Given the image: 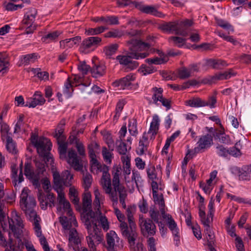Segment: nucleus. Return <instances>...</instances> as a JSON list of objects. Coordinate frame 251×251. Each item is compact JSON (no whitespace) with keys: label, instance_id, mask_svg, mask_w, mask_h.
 <instances>
[{"label":"nucleus","instance_id":"nucleus-6","mask_svg":"<svg viewBox=\"0 0 251 251\" xmlns=\"http://www.w3.org/2000/svg\"><path fill=\"white\" fill-rule=\"evenodd\" d=\"M8 223L10 230L17 239V243H18L20 240L22 241L21 236L23 233L24 225L22 218L17 211H13L11 212V218L9 219Z\"/></svg>","mask_w":251,"mask_h":251},{"label":"nucleus","instance_id":"nucleus-20","mask_svg":"<svg viewBox=\"0 0 251 251\" xmlns=\"http://www.w3.org/2000/svg\"><path fill=\"white\" fill-rule=\"evenodd\" d=\"M67 162L75 170L77 171L82 170L83 165L81 163V161L78 157L74 150L71 149L69 151Z\"/></svg>","mask_w":251,"mask_h":251},{"label":"nucleus","instance_id":"nucleus-37","mask_svg":"<svg viewBox=\"0 0 251 251\" xmlns=\"http://www.w3.org/2000/svg\"><path fill=\"white\" fill-rule=\"evenodd\" d=\"M113 149L111 151L108 150L106 147H103L101 150V154L104 161L108 164H111L112 159L114 157V154L112 153Z\"/></svg>","mask_w":251,"mask_h":251},{"label":"nucleus","instance_id":"nucleus-19","mask_svg":"<svg viewBox=\"0 0 251 251\" xmlns=\"http://www.w3.org/2000/svg\"><path fill=\"white\" fill-rule=\"evenodd\" d=\"M38 200L40 201L41 208L42 209H46L48 205L50 207L55 206V197L52 193H49L45 195L42 192H39Z\"/></svg>","mask_w":251,"mask_h":251},{"label":"nucleus","instance_id":"nucleus-16","mask_svg":"<svg viewBox=\"0 0 251 251\" xmlns=\"http://www.w3.org/2000/svg\"><path fill=\"white\" fill-rule=\"evenodd\" d=\"M136 78V75L130 73L124 77L116 80L113 82L112 85L120 90H129L133 87V82Z\"/></svg>","mask_w":251,"mask_h":251},{"label":"nucleus","instance_id":"nucleus-36","mask_svg":"<svg viewBox=\"0 0 251 251\" xmlns=\"http://www.w3.org/2000/svg\"><path fill=\"white\" fill-rule=\"evenodd\" d=\"M9 64V58L8 54L5 52L0 53V73L2 74L6 72V69L8 67Z\"/></svg>","mask_w":251,"mask_h":251},{"label":"nucleus","instance_id":"nucleus-21","mask_svg":"<svg viewBox=\"0 0 251 251\" xmlns=\"http://www.w3.org/2000/svg\"><path fill=\"white\" fill-rule=\"evenodd\" d=\"M106 66L103 62H93V65L90 70L93 77L95 78L103 76L106 73Z\"/></svg>","mask_w":251,"mask_h":251},{"label":"nucleus","instance_id":"nucleus-59","mask_svg":"<svg viewBox=\"0 0 251 251\" xmlns=\"http://www.w3.org/2000/svg\"><path fill=\"white\" fill-rule=\"evenodd\" d=\"M116 144H117V151L120 154L122 155H125L127 151L126 145L125 143L123 142L122 140H117L116 141Z\"/></svg>","mask_w":251,"mask_h":251},{"label":"nucleus","instance_id":"nucleus-53","mask_svg":"<svg viewBox=\"0 0 251 251\" xmlns=\"http://www.w3.org/2000/svg\"><path fill=\"white\" fill-rule=\"evenodd\" d=\"M42 160L35 161V166L37 168L38 174H43V173L46 171V164L47 165H51L53 163L50 164L49 163H47V162L45 161L43 158H42Z\"/></svg>","mask_w":251,"mask_h":251},{"label":"nucleus","instance_id":"nucleus-18","mask_svg":"<svg viewBox=\"0 0 251 251\" xmlns=\"http://www.w3.org/2000/svg\"><path fill=\"white\" fill-rule=\"evenodd\" d=\"M180 28L178 22L165 23L160 25V28L164 32L169 33L175 32L176 34L186 36V31Z\"/></svg>","mask_w":251,"mask_h":251},{"label":"nucleus","instance_id":"nucleus-52","mask_svg":"<svg viewBox=\"0 0 251 251\" xmlns=\"http://www.w3.org/2000/svg\"><path fill=\"white\" fill-rule=\"evenodd\" d=\"M169 41L172 42L174 45L180 48L184 45L186 39L180 37L172 36L169 38Z\"/></svg>","mask_w":251,"mask_h":251},{"label":"nucleus","instance_id":"nucleus-54","mask_svg":"<svg viewBox=\"0 0 251 251\" xmlns=\"http://www.w3.org/2000/svg\"><path fill=\"white\" fill-rule=\"evenodd\" d=\"M128 131L132 136H136L138 134L136 120L132 119L129 121Z\"/></svg>","mask_w":251,"mask_h":251},{"label":"nucleus","instance_id":"nucleus-22","mask_svg":"<svg viewBox=\"0 0 251 251\" xmlns=\"http://www.w3.org/2000/svg\"><path fill=\"white\" fill-rule=\"evenodd\" d=\"M69 244L70 248H72L74 251L78 250L80 244V240L78 236V233L75 228L71 229L69 231Z\"/></svg>","mask_w":251,"mask_h":251},{"label":"nucleus","instance_id":"nucleus-33","mask_svg":"<svg viewBox=\"0 0 251 251\" xmlns=\"http://www.w3.org/2000/svg\"><path fill=\"white\" fill-rule=\"evenodd\" d=\"M153 201L155 204L159 205V209L161 214H164L165 212V201L162 194H159L158 193L152 194Z\"/></svg>","mask_w":251,"mask_h":251},{"label":"nucleus","instance_id":"nucleus-31","mask_svg":"<svg viewBox=\"0 0 251 251\" xmlns=\"http://www.w3.org/2000/svg\"><path fill=\"white\" fill-rule=\"evenodd\" d=\"M160 120L157 115H155L153 117L152 122L151 123L150 129L148 131V133H151V137L154 138V136L157 134L159 129Z\"/></svg>","mask_w":251,"mask_h":251},{"label":"nucleus","instance_id":"nucleus-49","mask_svg":"<svg viewBox=\"0 0 251 251\" xmlns=\"http://www.w3.org/2000/svg\"><path fill=\"white\" fill-rule=\"evenodd\" d=\"M178 76L182 79L188 78L191 76V71L188 68L181 67L178 70Z\"/></svg>","mask_w":251,"mask_h":251},{"label":"nucleus","instance_id":"nucleus-2","mask_svg":"<svg viewBox=\"0 0 251 251\" xmlns=\"http://www.w3.org/2000/svg\"><path fill=\"white\" fill-rule=\"evenodd\" d=\"M126 46L130 51L128 55H119L116 59L119 63L130 70L139 66V63L132 59H141L148 56L151 52L150 44L144 42L137 38H132L126 42Z\"/></svg>","mask_w":251,"mask_h":251},{"label":"nucleus","instance_id":"nucleus-40","mask_svg":"<svg viewBox=\"0 0 251 251\" xmlns=\"http://www.w3.org/2000/svg\"><path fill=\"white\" fill-rule=\"evenodd\" d=\"M151 92L153 93L152 99L153 103L158 104V100L163 97V89L161 87H154L151 89Z\"/></svg>","mask_w":251,"mask_h":251},{"label":"nucleus","instance_id":"nucleus-23","mask_svg":"<svg viewBox=\"0 0 251 251\" xmlns=\"http://www.w3.org/2000/svg\"><path fill=\"white\" fill-rule=\"evenodd\" d=\"M135 7L144 13L151 14L158 17H164V15L161 12L158 11L153 6L145 5L141 3L136 2Z\"/></svg>","mask_w":251,"mask_h":251},{"label":"nucleus","instance_id":"nucleus-35","mask_svg":"<svg viewBox=\"0 0 251 251\" xmlns=\"http://www.w3.org/2000/svg\"><path fill=\"white\" fill-rule=\"evenodd\" d=\"M233 170L238 174L240 180H250L251 176L244 166L241 168L236 167L233 168Z\"/></svg>","mask_w":251,"mask_h":251},{"label":"nucleus","instance_id":"nucleus-1","mask_svg":"<svg viewBox=\"0 0 251 251\" xmlns=\"http://www.w3.org/2000/svg\"><path fill=\"white\" fill-rule=\"evenodd\" d=\"M52 176L54 182L53 188L58 194L57 212L62 215L66 213L68 216V217L64 215L60 216L59 221L64 230L70 231L73 228L72 225L77 226V223L75 218L73 216L70 202L65 198L63 187L64 185L66 186L71 185V181L73 176L68 170L63 172L61 175L59 172L54 171L53 172Z\"/></svg>","mask_w":251,"mask_h":251},{"label":"nucleus","instance_id":"nucleus-48","mask_svg":"<svg viewBox=\"0 0 251 251\" xmlns=\"http://www.w3.org/2000/svg\"><path fill=\"white\" fill-rule=\"evenodd\" d=\"M131 181L135 183L137 188L143 185V180L140 173L137 171H132Z\"/></svg>","mask_w":251,"mask_h":251},{"label":"nucleus","instance_id":"nucleus-56","mask_svg":"<svg viewBox=\"0 0 251 251\" xmlns=\"http://www.w3.org/2000/svg\"><path fill=\"white\" fill-rule=\"evenodd\" d=\"M216 153L219 156L223 157H226L228 154V149L225 148L221 145H218L216 148Z\"/></svg>","mask_w":251,"mask_h":251},{"label":"nucleus","instance_id":"nucleus-38","mask_svg":"<svg viewBox=\"0 0 251 251\" xmlns=\"http://www.w3.org/2000/svg\"><path fill=\"white\" fill-rule=\"evenodd\" d=\"M72 83L71 78L70 77L67 78L65 82L63 92L67 98H69L72 96V93L73 92V87L74 86Z\"/></svg>","mask_w":251,"mask_h":251},{"label":"nucleus","instance_id":"nucleus-25","mask_svg":"<svg viewBox=\"0 0 251 251\" xmlns=\"http://www.w3.org/2000/svg\"><path fill=\"white\" fill-rule=\"evenodd\" d=\"M37 10L35 8H30L25 14L22 23L25 26H32L34 25L37 15Z\"/></svg>","mask_w":251,"mask_h":251},{"label":"nucleus","instance_id":"nucleus-13","mask_svg":"<svg viewBox=\"0 0 251 251\" xmlns=\"http://www.w3.org/2000/svg\"><path fill=\"white\" fill-rule=\"evenodd\" d=\"M161 215L163 218L166 220L168 228L172 232L174 237L175 244L178 246L180 244V234L176 223L170 214L165 213L164 214Z\"/></svg>","mask_w":251,"mask_h":251},{"label":"nucleus","instance_id":"nucleus-32","mask_svg":"<svg viewBox=\"0 0 251 251\" xmlns=\"http://www.w3.org/2000/svg\"><path fill=\"white\" fill-rule=\"evenodd\" d=\"M96 217L97 219L96 224L97 226L98 229L99 230L101 234V238H102V234L101 233V229L99 226H100L101 227L103 228L104 230H107L109 228V225L107 221V219L105 216H102L101 214L98 216L96 214Z\"/></svg>","mask_w":251,"mask_h":251},{"label":"nucleus","instance_id":"nucleus-5","mask_svg":"<svg viewBox=\"0 0 251 251\" xmlns=\"http://www.w3.org/2000/svg\"><path fill=\"white\" fill-rule=\"evenodd\" d=\"M139 223L142 233L144 237H148L147 244L149 251H156L155 247V240L152 237L156 232V227L155 224L151 219L140 217Z\"/></svg>","mask_w":251,"mask_h":251},{"label":"nucleus","instance_id":"nucleus-47","mask_svg":"<svg viewBox=\"0 0 251 251\" xmlns=\"http://www.w3.org/2000/svg\"><path fill=\"white\" fill-rule=\"evenodd\" d=\"M60 33L58 31H54L49 33L42 38V41L47 43H50L56 39L60 35Z\"/></svg>","mask_w":251,"mask_h":251},{"label":"nucleus","instance_id":"nucleus-42","mask_svg":"<svg viewBox=\"0 0 251 251\" xmlns=\"http://www.w3.org/2000/svg\"><path fill=\"white\" fill-rule=\"evenodd\" d=\"M236 74L232 70L230 69L227 71L224 72L216 74L214 76V78L217 80H225L230 78L231 77L235 76Z\"/></svg>","mask_w":251,"mask_h":251},{"label":"nucleus","instance_id":"nucleus-9","mask_svg":"<svg viewBox=\"0 0 251 251\" xmlns=\"http://www.w3.org/2000/svg\"><path fill=\"white\" fill-rule=\"evenodd\" d=\"M102 39L98 36H91L86 38L82 41L79 50L81 52L87 54L93 51L100 45Z\"/></svg>","mask_w":251,"mask_h":251},{"label":"nucleus","instance_id":"nucleus-51","mask_svg":"<svg viewBox=\"0 0 251 251\" xmlns=\"http://www.w3.org/2000/svg\"><path fill=\"white\" fill-rule=\"evenodd\" d=\"M6 147L7 150L10 153H16V148L15 143L14 142L12 138L10 136H7L6 138Z\"/></svg>","mask_w":251,"mask_h":251},{"label":"nucleus","instance_id":"nucleus-10","mask_svg":"<svg viewBox=\"0 0 251 251\" xmlns=\"http://www.w3.org/2000/svg\"><path fill=\"white\" fill-rule=\"evenodd\" d=\"M120 227L123 236L127 239L130 247L134 246L135 241L137 237V233L135 230L134 225H129V227H128L126 223L122 222L120 224Z\"/></svg>","mask_w":251,"mask_h":251},{"label":"nucleus","instance_id":"nucleus-11","mask_svg":"<svg viewBox=\"0 0 251 251\" xmlns=\"http://www.w3.org/2000/svg\"><path fill=\"white\" fill-rule=\"evenodd\" d=\"M8 241H7L3 236L1 231L0 230V245L3 247H6L8 246L9 248L7 247L5 251H19V250L23 249L25 246L24 240L23 242L19 240V242L17 243L16 241H14L11 237V233L9 232Z\"/></svg>","mask_w":251,"mask_h":251},{"label":"nucleus","instance_id":"nucleus-34","mask_svg":"<svg viewBox=\"0 0 251 251\" xmlns=\"http://www.w3.org/2000/svg\"><path fill=\"white\" fill-rule=\"evenodd\" d=\"M112 184L114 189V191L113 192L116 193L117 195V193L119 194L121 193L122 191V192L126 191L125 188L123 186L120 184L119 176V174L117 173H115L113 176Z\"/></svg>","mask_w":251,"mask_h":251},{"label":"nucleus","instance_id":"nucleus-58","mask_svg":"<svg viewBox=\"0 0 251 251\" xmlns=\"http://www.w3.org/2000/svg\"><path fill=\"white\" fill-rule=\"evenodd\" d=\"M25 175L28 179L32 178L34 175L31 164L28 162L25 164Z\"/></svg>","mask_w":251,"mask_h":251},{"label":"nucleus","instance_id":"nucleus-61","mask_svg":"<svg viewBox=\"0 0 251 251\" xmlns=\"http://www.w3.org/2000/svg\"><path fill=\"white\" fill-rule=\"evenodd\" d=\"M78 70L83 74L86 75L90 70V67L85 61L80 62L77 65Z\"/></svg>","mask_w":251,"mask_h":251},{"label":"nucleus","instance_id":"nucleus-43","mask_svg":"<svg viewBox=\"0 0 251 251\" xmlns=\"http://www.w3.org/2000/svg\"><path fill=\"white\" fill-rule=\"evenodd\" d=\"M57 144L58 145V150L60 158L61 159L65 158L66 157L68 143L65 142V140H62L57 141Z\"/></svg>","mask_w":251,"mask_h":251},{"label":"nucleus","instance_id":"nucleus-63","mask_svg":"<svg viewBox=\"0 0 251 251\" xmlns=\"http://www.w3.org/2000/svg\"><path fill=\"white\" fill-rule=\"evenodd\" d=\"M83 185L85 188H89L92 181V176L89 173H86L83 177Z\"/></svg>","mask_w":251,"mask_h":251},{"label":"nucleus","instance_id":"nucleus-46","mask_svg":"<svg viewBox=\"0 0 251 251\" xmlns=\"http://www.w3.org/2000/svg\"><path fill=\"white\" fill-rule=\"evenodd\" d=\"M124 35L125 33L123 31L118 29H113L105 33L104 36L105 38H120Z\"/></svg>","mask_w":251,"mask_h":251},{"label":"nucleus","instance_id":"nucleus-60","mask_svg":"<svg viewBox=\"0 0 251 251\" xmlns=\"http://www.w3.org/2000/svg\"><path fill=\"white\" fill-rule=\"evenodd\" d=\"M204 232L206 235L207 243L212 241L215 242V235L214 232L210 226L204 227Z\"/></svg>","mask_w":251,"mask_h":251},{"label":"nucleus","instance_id":"nucleus-12","mask_svg":"<svg viewBox=\"0 0 251 251\" xmlns=\"http://www.w3.org/2000/svg\"><path fill=\"white\" fill-rule=\"evenodd\" d=\"M29 192L30 191L27 187H24L22 190L20 196V205L23 211L36 206L35 199L29 194Z\"/></svg>","mask_w":251,"mask_h":251},{"label":"nucleus","instance_id":"nucleus-55","mask_svg":"<svg viewBox=\"0 0 251 251\" xmlns=\"http://www.w3.org/2000/svg\"><path fill=\"white\" fill-rule=\"evenodd\" d=\"M95 200L94 205L96 209L99 210L100 207V201L103 198L102 195L100 194L98 189H95L94 191Z\"/></svg>","mask_w":251,"mask_h":251},{"label":"nucleus","instance_id":"nucleus-14","mask_svg":"<svg viewBox=\"0 0 251 251\" xmlns=\"http://www.w3.org/2000/svg\"><path fill=\"white\" fill-rule=\"evenodd\" d=\"M213 144V137L211 134H206L201 136L193 150L194 153H199L204 152L210 148Z\"/></svg>","mask_w":251,"mask_h":251},{"label":"nucleus","instance_id":"nucleus-50","mask_svg":"<svg viewBox=\"0 0 251 251\" xmlns=\"http://www.w3.org/2000/svg\"><path fill=\"white\" fill-rule=\"evenodd\" d=\"M139 71L142 73L144 75H146L155 72L157 69L153 66L142 65L139 69Z\"/></svg>","mask_w":251,"mask_h":251},{"label":"nucleus","instance_id":"nucleus-8","mask_svg":"<svg viewBox=\"0 0 251 251\" xmlns=\"http://www.w3.org/2000/svg\"><path fill=\"white\" fill-rule=\"evenodd\" d=\"M104 173L101 178V185L105 191V192L109 195L111 200L113 202V205L118 204V198L116 193L112 192L111 187V182L110 175L109 173V169L105 168Z\"/></svg>","mask_w":251,"mask_h":251},{"label":"nucleus","instance_id":"nucleus-26","mask_svg":"<svg viewBox=\"0 0 251 251\" xmlns=\"http://www.w3.org/2000/svg\"><path fill=\"white\" fill-rule=\"evenodd\" d=\"M81 38L79 36L61 40L60 42V47L62 49L68 50L73 48L75 45H78L80 42Z\"/></svg>","mask_w":251,"mask_h":251},{"label":"nucleus","instance_id":"nucleus-41","mask_svg":"<svg viewBox=\"0 0 251 251\" xmlns=\"http://www.w3.org/2000/svg\"><path fill=\"white\" fill-rule=\"evenodd\" d=\"M188 105L192 107H204L205 105H207L204 102V100H202L200 98H194L187 101Z\"/></svg>","mask_w":251,"mask_h":251},{"label":"nucleus","instance_id":"nucleus-3","mask_svg":"<svg viewBox=\"0 0 251 251\" xmlns=\"http://www.w3.org/2000/svg\"><path fill=\"white\" fill-rule=\"evenodd\" d=\"M30 140L32 145L36 149L39 156L43 158L47 163H53L52 156L50 152L52 147L50 140L43 136L38 137L33 133L31 136Z\"/></svg>","mask_w":251,"mask_h":251},{"label":"nucleus","instance_id":"nucleus-7","mask_svg":"<svg viewBox=\"0 0 251 251\" xmlns=\"http://www.w3.org/2000/svg\"><path fill=\"white\" fill-rule=\"evenodd\" d=\"M90 230L87 229L88 235L86 237L88 246L90 248V251H96V246L102 241L101 234L98 228L90 227ZM77 251H88L86 248H81Z\"/></svg>","mask_w":251,"mask_h":251},{"label":"nucleus","instance_id":"nucleus-15","mask_svg":"<svg viewBox=\"0 0 251 251\" xmlns=\"http://www.w3.org/2000/svg\"><path fill=\"white\" fill-rule=\"evenodd\" d=\"M35 207H31L24 210L27 219L31 222L33 226L35 234L37 236H40L41 235V226L40 224L41 221L40 217L37 214L34 210Z\"/></svg>","mask_w":251,"mask_h":251},{"label":"nucleus","instance_id":"nucleus-28","mask_svg":"<svg viewBox=\"0 0 251 251\" xmlns=\"http://www.w3.org/2000/svg\"><path fill=\"white\" fill-rule=\"evenodd\" d=\"M91 171L93 174H98L101 172L104 173V169L106 167L109 169V167L104 164L99 163L97 159L90 160Z\"/></svg>","mask_w":251,"mask_h":251},{"label":"nucleus","instance_id":"nucleus-17","mask_svg":"<svg viewBox=\"0 0 251 251\" xmlns=\"http://www.w3.org/2000/svg\"><path fill=\"white\" fill-rule=\"evenodd\" d=\"M120 238L116 233L110 230L106 234V248L108 251H118L123 248L122 243H120ZM122 242V241H121Z\"/></svg>","mask_w":251,"mask_h":251},{"label":"nucleus","instance_id":"nucleus-45","mask_svg":"<svg viewBox=\"0 0 251 251\" xmlns=\"http://www.w3.org/2000/svg\"><path fill=\"white\" fill-rule=\"evenodd\" d=\"M69 197L75 205H79V199L78 197V192L74 187H70L69 189Z\"/></svg>","mask_w":251,"mask_h":251},{"label":"nucleus","instance_id":"nucleus-30","mask_svg":"<svg viewBox=\"0 0 251 251\" xmlns=\"http://www.w3.org/2000/svg\"><path fill=\"white\" fill-rule=\"evenodd\" d=\"M207 65L216 69H222L228 65L223 60L209 59L207 60Z\"/></svg>","mask_w":251,"mask_h":251},{"label":"nucleus","instance_id":"nucleus-4","mask_svg":"<svg viewBox=\"0 0 251 251\" xmlns=\"http://www.w3.org/2000/svg\"><path fill=\"white\" fill-rule=\"evenodd\" d=\"M92 200L91 194L89 192L84 194L82 199V210L83 213L82 215V220L87 229L90 230V227L97 228V218L96 213L92 210Z\"/></svg>","mask_w":251,"mask_h":251},{"label":"nucleus","instance_id":"nucleus-57","mask_svg":"<svg viewBox=\"0 0 251 251\" xmlns=\"http://www.w3.org/2000/svg\"><path fill=\"white\" fill-rule=\"evenodd\" d=\"M193 24V22L191 20L186 19L183 21L179 23V26L180 29L186 31V36L188 34V28L192 26Z\"/></svg>","mask_w":251,"mask_h":251},{"label":"nucleus","instance_id":"nucleus-64","mask_svg":"<svg viewBox=\"0 0 251 251\" xmlns=\"http://www.w3.org/2000/svg\"><path fill=\"white\" fill-rule=\"evenodd\" d=\"M235 245L237 251H245L244 243L241 237L235 238Z\"/></svg>","mask_w":251,"mask_h":251},{"label":"nucleus","instance_id":"nucleus-39","mask_svg":"<svg viewBox=\"0 0 251 251\" xmlns=\"http://www.w3.org/2000/svg\"><path fill=\"white\" fill-rule=\"evenodd\" d=\"M108 29L104 26H100L96 28H89L85 30V34L87 36H94L103 33Z\"/></svg>","mask_w":251,"mask_h":251},{"label":"nucleus","instance_id":"nucleus-27","mask_svg":"<svg viewBox=\"0 0 251 251\" xmlns=\"http://www.w3.org/2000/svg\"><path fill=\"white\" fill-rule=\"evenodd\" d=\"M37 57L38 54L36 53L22 55L20 56V58L19 66H26L31 63H33L35 62Z\"/></svg>","mask_w":251,"mask_h":251},{"label":"nucleus","instance_id":"nucleus-29","mask_svg":"<svg viewBox=\"0 0 251 251\" xmlns=\"http://www.w3.org/2000/svg\"><path fill=\"white\" fill-rule=\"evenodd\" d=\"M65 125V120L63 119L60 121V123L57 126V128L55 129L53 136L56 139L57 141L66 140V137L63 134L64 130V127Z\"/></svg>","mask_w":251,"mask_h":251},{"label":"nucleus","instance_id":"nucleus-44","mask_svg":"<svg viewBox=\"0 0 251 251\" xmlns=\"http://www.w3.org/2000/svg\"><path fill=\"white\" fill-rule=\"evenodd\" d=\"M118 47L119 46L117 44H113L105 46L103 48V52L107 57L110 58L112 55L116 53Z\"/></svg>","mask_w":251,"mask_h":251},{"label":"nucleus","instance_id":"nucleus-62","mask_svg":"<svg viewBox=\"0 0 251 251\" xmlns=\"http://www.w3.org/2000/svg\"><path fill=\"white\" fill-rule=\"evenodd\" d=\"M149 213L152 222H158V220L159 219V211L155 209L154 207H151Z\"/></svg>","mask_w":251,"mask_h":251},{"label":"nucleus","instance_id":"nucleus-24","mask_svg":"<svg viewBox=\"0 0 251 251\" xmlns=\"http://www.w3.org/2000/svg\"><path fill=\"white\" fill-rule=\"evenodd\" d=\"M45 101V99L41 93L39 91H36L33 95V98L26 101L25 106L34 108L38 105H43Z\"/></svg>","mask_w":251,"mask_h":251}]
</instances>
